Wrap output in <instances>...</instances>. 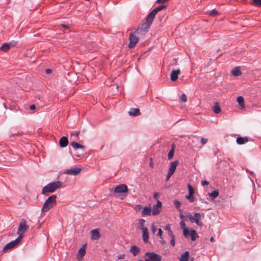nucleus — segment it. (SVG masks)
I'll return each instance as SVG.
<instances>
[{
  "instance_id": "f257e3e1",
  "label": "nucleus",
  "mask_w": 261,
  "mask_h": 261,
  "mask_svg": "<svg viewBox=\"0 0 261 261\" xmlns=\"http://www.w3.org/2000/svg\"><path fill=\"white\" fill-rule=\"evenodd\" d=\"M62 182L60 181H56L48 184L42 189V194H45L46 193H54L57 189L62 187Z\"/></svg>"
},
{
  "instance_id": "f03ea898",
  "label": "nucleus",
  "mask_w": 261,
  "mask_h": 261,
  "mask_svg": "<svg viewBox=\"0 0 261 261\" xmlns=\"http://www.w3.org/2000/svg\"><path fill=\"white\" fill-rule=\"evenodd\" d=\"M56 195H52L49 196L44 202L43 206L42 208V212H48L56 204Z\"/></svg>"
},
{
  "instance_id": "7ed1b4c3",
  "label": "nucleus",
  "mask_w": 261,
  "mask_h": 261,
  "mask_svg": "<svg viewBox=\"0 0 261 261\" xmlns=\"http://www.w3.org/2000/svg\"><path fill=\"white\" fill-rule=\"evenodd\" d=\"M154 19L150 17L149 15H147L146 19V21L143 23L140 28V32L141 34H145L149 30L152 23Z\"/></svg>"
},
{
  "instance_id": "20e7f679",
  "label": "nucleus",
  "mask_w": 261,
  "mask_h": 261,
  "mask_svg": "<svg viewBox=\"0 0 261 261\" xmlns=\"http://www.w3.org/2000/svg\"><path fill=\"white\" fill-rule=\"evenodd\" d=\"M191 223H195L198 226H201L203 223L200 220L201 219V215L199 213H195L194 216L191 214H189L186 216Z\"/></svg>"
},
{
  "instance_id": "39448f33",
  "label": "nucleus",
  "mask_w": 261,
  "mask_h": 261,
  "mask_svg": "<svg viewBox=\"0 0 261 261\" xmlns=\"http://www.w3.org/2000/svg\"><path fill=\"white\" fill-rule=\"evenodd\" d=\"M28 228L29 226L27 225L26 220L24 219H22L19 223L17 230V234L19 235L18 237L21 238V240L23 237V234Z\"/></svg>"
},
{
  "instance_id": "423d86ee",
  "label": "nucleus",
  "mask_w": 261,
  "mask_h": 261,
  "mask_svg": "<svg viewBox=\"0 0 261 261\" xmlns=\"http://www.w3.org/2000/svg\"><path fill=\"white\" fill-rule=\"evenodd\" d=\"M145 255L147 257L145 261H161L162 257L153 252H146Z\"/></svg>"
},
{
  "instance_id": "0eeeda50",
  "label": "nucleus",
  "mask_w": 261,
  "mask_h": 261,
  "mask_svg": "<svg viewBox=\"0 0 261 261\" xmlns=\"http://www.w3.org/2000/svg\"><path fill=\"white\" fill-rule=\"evenodd\" d=\"M111 192H113L116 193H122L128 192V188L125 184H120L116 186L114 189L112 188Z\"/></svg>"
},
{
  "instance_id": "6e6552de",
  "label": "nucleus",
  "mask_w": 261,
  "mask_h": 261,
  "mask_svg": "<svg viewBox=\"0 0 261 261\" xmlns=\"http://www.w3.org/2000/svg\"><path fill=\"white\" fill-rule=\"evenodd\" d=\"M21 242V238L18 237L14 241L8 243L3 248V251L6 252L8 250L14 248Z\"/></svg>"
},
{
  "instance_id": "1a4fd4ad",
  "label": "nucleus",
  "mask_w": 261,
  "mask_h": 261,
  "mask_svg": "<svg viewBox=\"0 0 261 261\" xmlns=\"http://www.w3.org/2000/svg\"><path fill=\"white\" fill-rule=\"evenodd\" d=\"M167 8V6L165 5H161L156 8H155L153 10H152L148 15L151 17L152 18L154 19L155 15L156 14L160 12V11L165 9Z\"/></svg>"
},
{
  "instance_id": "9d476101",
  "label": "nucleus",
  "mask_w": 261,
  "mask_h": 261,
  "mask_svg": "<svg viewBox=\"0 0 261 261\" xmlns=\"http://www.w3.org/2000/svg\"><path fill=\"white\" fill-rule=\"evenodd\" d=\"M129 43L128 44V47L132 48L134 47L138 41V38L131 33L129 36Z\"/></svg>"
},
{
  "instance_id": "9b49d317",
  "label": "nucleus",
  "mask_w": 261,
  "mask_h": 261,
  "mask_svg": "<svg viewBox=\"0 0 261 261\" xmlns=\"http://www.w3.org/2000/svg\"><path fill=\"white\" fill-rule=\"evenodd\" d=\"M82 170V169L79 167H75L73 168L67 169L65 171L64 173L67 175H77Z\"/></svg>"
},
{
  "instance_id": "f8f14e48",
  "label": "nucleus",
  "mask_w": 261,
  "mask_h": 261,
  "mask_svg": "<svg viewBox=\"0 0 261 261\" xmlns=\"http://www.w3.org/2000/svg\"><path fill=\"white\" fill-rule=\"evenodd\" d=\"M91 239L92 240H98L100 238V234L99 232V229L96 228L92 229L91 232Z\"/></svg>"
},
{
  "instance_id": "ddd939ff",
  "label": "nucleus",
  "mask_w": 261,
  "mask_h": 261,
  "mask_svg": "<svg viewBox=\"0 0 261 261\" xmlns=\"http://www.w3.org/2000/svg\"><path fill=\"white\" fill-rule=\"evenodd\" d=\"M162 206V202L158 200L156 205H154L152 207V214L153 215H158L161 211Z\"/></svg>"
},
{
  "instance_id": "4468645a",
  "label": "nucleus",
  "mask_w": 261,
  "mask_h": 261,
  "mask_svg": "<svg viewBox=\"0 0 261 261\" xmlns=\"http://www.w3.org/2000/svg\"><path fill=\"white\" fill-rule=\"evenodd\" d=\"M142 231V240L145 243L148 242L149 240V233L147 228H143Z\"/></svg>"
},
{
  "instance_id": "2eb2a0df",
  "label": "nucleus",
  "mask_w": 261,
  "mask_h": 261,
  "mask_svg": "<svg viewBox=\"0 0 261 261\" xmlns=\"http://www.w3.org/2000/svg\"><path fill=\"white\" fill-rule=\"evenodd\" d=\"M180 73V69L173 70L171 73L170 79L172 81L174 82L177 80L178 75Z\"/></svg>"
},
{
  "instance_id": "dca6fc26",
  "label": "nucleus",
  "mask_w": 261,
  "mask_h": 261,
  "mask_svg": "<svg viewBox=\"0 0 261 261\" xmlns=\"http://www.w3.org/2000/svg\"><path fill=\"white\" fill-rule=\"evenodd\" d=\"M179 164V161L178 160H176L174 162H172L170 163V166L169 169V172L171 173H174L176 169V167Z\"/></svg>"
},
{
  "instance_id": "f3484780",
  "label": "nucleus",
  "mask_w": 261,
  "mask_h": 261,
  "mask_svg": "<svg viewBox=\"0 0 261 261\" xmlns=\"http://www.w3.org/2000/svg\"><path fill=\"white\" fill-rule=\"evenodd\" d=\"M68 144V140L66 137H62L59 140V145L61 147L64 148Z\"/></svg>"
},
{
  "instance_id": "a211bd4d",
  "label": "nucleus",
  "mask_w": 261,
  "mask_h": 261,
  "mask_svg": "<svg viewBox=\"0 0 261 261\" xmlns=\"http://www.w3.org/2000/svg\"><path fill=\"white\" fill-rule=\"evenodd\" d=\"M130 116H138L141 115L140 110L138 108H131L128 111Z\"/></svg>"
},
{
  "instance_id": "6ab92c4d",
  "label": "nucleus",
  "mask_w": 261,
  "mask_h": 261,
  "mask_svg": "<svg viewBox=\"0 0 261 261\" xmlns=\"http://www.w3.org/2000/svg\"><path fill=\"white\" fill-rule=\"evenodd\" d=\"M151 210L149 207L145 206L142 210V216H149L151 214Z\"/></svg>"
},
{
  "instance_id": "aec40b11",
  "label": "nucleus",
  "mask_w": 261,
  "mask_h": 261,
  "mask_svg": "<svg viewBox=\"0 0 261 261\" xmlns=\"http://www.w3.org/2000/svg\"><path fill=\"white\" fill-rule=\"evenodd\" d=\"M248 141V138L247 137H239L237 138L236 142L238 144H243L246 142H247Z\"/></svg>"
},
{
  "instance_id": "412c9836",
  "label": "nucleus",
  "mask_w": 261,
  "mask_h": 261,
  "mask_svg": "<svg viewBox=\"0 0 261 261\" xmlns=\"http://www.w3.org/2000/svg\"><path fill=\"white\" fill-rule=\"evenodd\" d=\"M71 145L74 148V150H77L79 148L84 149L85 148V146L80 144L76 142L73 141L71 143Z\"/></svg>"
},
{
  "instance_id": "4be33fe9",
  "label": "nucleus",
  "mask_w": 261,
  "mask_h": 261,
  "mask_svg": "<svg viewBox=\"0 0 261 261\" xmlns=\"http://www.w3.org/2000/svg\"><path fill=\"white\" fill-rule=\"evenodd\" d=\"M130 252L134 256H136L139 253L140 249L136 246H132L130 249Z\"/></svg>"
},
{
  "instance_id": "5701e85b",
  "label": "nucleus",
  "mask_w": 261,
  "mask_h": 261,
  "mask_svg": "<svg viewBox=\"0 0 261 261\" xmlns=\"http://www.w3.org/2000/svg\"><path fill=\"white\" fill-rule=\"evenodd\" d=\"M231 73L233 76H238L242 74V72L240 70L239 67H235L232 71Z\"/></svg>"
},
{
  "instance_id": "b1692460",
  "label": "nucleus",
  "mask_w": 261,
  "mask_h": 261,
  "mask_svg": "<svg viewBox=\"0 0 261 261\" xmlns=\"http://www.w3.org/2000/svg\"><path fill=\"white\" fill-rule=\"evenodd\" d=\"M213 112L215 114H218L221 112V108L218 102H216L215 103L213 109Z\"/></svg>"
},
{
  "instance_id": "393cba45",
  "label": "nucleus",
  "mask_w": 261,
  "mask_h": 261,
  "mask_svg": "<svg viewBox=\"0 0 261 261\" xmlns=\"http://www.w3.org/2000/svg\"><path fill=\"white\" fill-rule=\"evenodd\" d=\"M189 256V252L187 251L185 252L181 256L180 261H188Z\"/></svg>"
},
{
  "instance_id": "a878e982",
  "label": "nucleus",
  "mask_w": 261,
  "mask_h": 261,
  "mask_svg": "<svg viewBox=\"0 0 261 261\" xmlns=\"http://www.w3.org/2000/svg\"><path fill=\"white\" fill-rule=\"evenodd\" d=\"M190 234L192 241H195L196 239L198 237L196 231L194 229H191Z\"/></svg>"
},
{
  "instance_id": "bb28decb",
  "label": "nucleus",
  "mask_w": 261,
  "mask_h": 261,
  "mask_svg": "<svg viewBox=\"0 0 261 261\" xmlns=\"http://www.w3.org/2000/svg\"><path fill=\"white\" fill-rule=\"evenodd\" d=\"M207 141H208L207 139H206L205 138H201V140H200L201 145L199 146L198 145V144L196 143L195 144V145L193 146V148H194V147L201 148L202 145H204L205 144H206L207 143Z\"/></svg>"
},
{
  "instance_id": "cd10ccee",
  "label": "nucleus",
  "mask_w": 261,
  "mask_h": 261,
  "mask_svg": "<svg viewBox=\"0 0 261 261\" xmlns=\"http://www.w3.org/2000/svg\"><path fill=\"white\" fill-rule=\"evenodd\" d=\"M10 47V44L9 43H6L4 44L1 47L0 50L4 51H7Z\"/></svg>"
},
{
  "instance_id": "c85d7f7f",
  "label": "nucleus",
  "mask_w": 261,
  "mask_h": 261,
  "mask_svg": "<svg viewBox=\"0 0 261 261\" xmlns=\"http://www.w3.org/2000/svg\"><path fill=\"white\" fill-rule=\"evenodd\" d=\"M219 195V192L217 190H214L211 193H208L209 196H210L212 199H215Z\"/></svg>"
},
{
  "instance_id": "c756f323",
  "label": "nucleus",
  "mask_w": 261,
  "mask_h": 261,
  "mask_svg": "<svg viewBox=\"0 0 261 261\" xmlns=\"http://www.w3.org/2000/svg\"><path fill=\"white\" fill-rule=\"evenodd\" d=\"M86 253V250L85 248H84V245L81 248L78 252V255L81 257V258H82Z\"/></svg>"
},
{
  "instance_id": "7c9ffc66",
  "label": "nucleus",
  "mask_w": 261,
  "mask_h": 261,
  "mask_svg": "<svg viewBox=\"0 0 261 261\" xmlns=\"http://www.w3.org/2000/svg\"><path fill=\"white\" fill-rule=\"evenodd\" d=\"M237 102H238L239 105L243 106L244 103V98L242 96H239L237 98Z\"/></svg>"
},
{
  "instance_id": "2f4dec72",
  "label": "nucleus",
  "mask_w": 261,
  "mask_h": 261,
  "mask_svg": "<svg viewBox=\"0 0 261 261\" xmlns=\"http://www.w3.org/2000/svg\"><path fill=\"white\" fill-rule=\"evenodd\" d=\"M145 220L143 219H140L139 220V226L141 229H143V228H147L145 226Z\"/></svg>"
},
{
  "instance_id": "473e14b6",
  "label": "nucleus",
  "mask_w": 261,
  "mask_h": 261,
  "mask_svg": "<svg viewBox=\"0 0 261 261\" xmlns=\"http://www.w3.org/2000/svg\"><path fill=\"white\" fill-rule=\"evenodd\" d=\"M174 148L173 147L169 152L168 154V158L169 160H171L173 157V155H174Z\"/></svg>"
},
{
  "instance_id": "72a5a7b5",
  "label": "nucleus",
  "mask_w": 261,
  "mask_h": 261,
  "mask_svg": "<svg viewBox=\"0 0 261 261\" xmlns=\"http://www.w3.org/2000/svg\"><path fill=\"white\" fill-rule=\"evenodd\" d=\"M173 203L175 207L177 209H178L179 211H180V210L179 209L181 204L180 202L178 200H175L173 202Z\"/></svg>"
},
{
  "instance_id": "f704fd0d",
  "label": "nucleus",
  "mask_w": 261,
  "mask_h": 261,
  "mask_svg": "<svg viewBox=\"0 0 261 261\" xmlns=\"http://www.w3.org/2000/svg\"><path fill=\"white\" fill-rule=\"evenodd\" d=\"M193 194H189L188 195L186 196V198L188 199L190 202H193L194 201V198L192 195Z\"/></svg>"
},
{
  "instance_id": "c9c22d12",
  "label": "nucleus",
  "mask_w": 261,
  "mask_h": 261,
  "mask_svg": "<svg viewBox=\"0 0 261 261\" xmlns=\"http://www.w3.org/2000/svg\"><path fill=\"white\" fill-rule=\"evenodd\" d=\"M187 187L189 190V194H193L194 193V190L193 187L190 184H188Z\"/></svg>"
},
{
  "instance_id": "e433bc0d",
  "label": "nucleus",
  "mask_w": 261,
  "mask_h": 261,
  "mask_svg": "<svg viewBox=\"0 0 261 261\" xmlns=\"http://www.w3.org/2000/svg\"><path fill=\"white\" fill-rule=\"evenodd\" d=\"M183 234L185 238H187L189 237V234L190 233H189V230L187 228H184L183 230Z\"/></svg>"
},
{
  "instance_id": "4c0bfd02",
  "label": "nucleus",
  "mask_w": 261,
  "mask_h": 261,
  "mask_svg": "<svg viewBox=\"0 0 261 261\" xmlns=\"http://www.w3.org/2000/svg\"><path fill=\"white\" fill-rule=\"evenodd\" d=\"M180 100L181 102H185L187 101V96L185 93L181 94Z\"/></svg>"
},
{
  "instance_id": "58836bf2",
  "label": "nucleus",
  "mask_w": 261,
  "mask_h": 261,
  "mask_svg": "<svg viewBox=\"0 0 261 261\" xmlns=\"http://www.w3.org/2000/svg\"><path fill=\"white\" fill-rule=\"evenodd\" d=\"M253 3L255 5L261 7V0H253Z\"/></svg>"
},
{
  "instance_id": "ea45409f",
  "label": "nucleus",
  "mask_w": 261,
  "mask_h": 261,
  "mask_svg": "<svg viewBox=\"0 0 261 261\" xmlns=\"http://www.w3.org/2000/svg\"><path fill=\"white\" fill-rule=\"evenodd\" d=\"M210 14L211 15H217L218 14V12L215 9H213L210 11Z\"/></svg>"
},
{
  "instance_id": "a19ab883",
  "label": "nucleus",
  "mask_w": 261,
  "mask_h": 261,
  "mask_svg": "<svg viewBox=\"0 0 261 261\" xmlns=\"http://www.w3.org/2000/svg\"><path fill=\"white\" fill-rule=\"evenodd\" d=\"M162 233H163V231H162V230L161 228H159L158 229V233L157 234V236L160 237V238L161 239H162Z\"/></svg>"
},
{
  "instance_id": "79ce46f5",
  "label": "nucleus",
  "mask_w": 261,
  "mask_h": 261,
  "mask_svg": "<svg viewBox=\"0 0 261 261\" xmlns=\"http://www.w3.org/2000/svg\"><path fill=\"white\" fill-rule=\"evenodd\" d=\"M172 175L173 173H171V172L168 171V174L166 177V181H168Z\"/></svg>"
},
{
  "instance_id": "37998d69",
  "label": "nucleus",
  "mask_w": 261,
  "mask_h": 261,
  "mask_svg": "<svg viewBox=\"0 0 261 261\" xmlns=\"http://www.w3.org/2000/svg\"><path fill=\"white\" fill-rule=\"evenodd\" d=\"M157 230L156 227L154 225V224H152L151 226V231L153 233H154Z\"/></svg>"
},
{
  "instance_id": "c03bdc74",
  "label": "nucleus",
  "mask_w": 261,
  "mask_h": 261,
  "mask_svg": "<svg viewBox=\"0 0 261 261\" xmlns=\"http://www.w3.org/2000/svg\"><path fill=\"white\" fill-rule=\"evenodd\" d=\"M168 1V0H157L156 2L158 4H162V5H164V4Z\"/></svg>"
},
{
  "instance_id": "a18cd8bd",
  "label": "nucleus",
  "mask_w": 261,
  "mask_h": 261,
  "mask_svg": "<svg viewBox=\"0 0 261 261\" xmlns=\"http://www.w3.org/2000/svg\"><path fill=\"white\" fill-rule=\"evenodd\" d=\"M170 244H171L172 246H175V237H174V238H172V239L171 240V241H170Z\"/></svg>"
},
{
  "instance_id": "49530a36",
  "label": "nucleus",
  "mask_w": 261,
  "mask_h": 261,
  "mask_svg": "<svg viewBox=\"0 0 261 261\" xmlns=\"http://www.w3.org/2000/svg\"><path fill=\"white\" fill-rule=\"evenodd\" d=\"M179 224H180V227L181 228L184 229V228H186L185 227V225H185V222L184 221H182V220L181 221L180 223H179Z\"/></svg>"
},
{
  "instance_id": "de8ad7c7",
  "label": "nucleus",
  "mask_w": 261,
  "mask_h": 261,
  "mask_svg": "<svg viewBox=\"0 0 261 261\" xmlns=\"http://www.w3.org/2000/svg\"><path fill=\"white\" fill-rule=\"evenodd\" d=\"M165 230H167L168 231V232H169L170 230H171V228H170V224H167L165 227Z\"/></svg>"
},
{
  "instance_id": "09e8293b",
  "label": "nucleus",
  "mask_w": 261,
  "mask_h": 261,
  "mask_svg": "<svg viewBox=\"0 0 261 261\" xmlns=\"http://www.w3.org/2000/svg\"><path fill=\"white\" fill-rule=\"evenodd\" d=\"M192 143H198V138L196 136H194V139L191 140Z\"/></svg>"
},
{
  "instance_id": "8fccbe9b",
  "label": "nucleus",
  "mask_w": 261,
  "mask_h": 261,
  "mask_svg": "<svg viewBox=\"0 0 261 261\" xmlns=\"http://www.w3.org/2000/svg\"><path fill=\"white\" fill-rule=\"evenodd\" d=\"M80 133L79 132H72L71 133V136H75V137H77L79 135Z\"/></svg>"
},
{
  "instance_id": "3c124183",
  "label": "nucleus",
  "mask_w": 261,
  "mask_h": 261,
  "mask_svg": "<svg viewBox=\"0 0 261 261\" xmlns=\"http://www.w3.org/2000/svg\"><path fill=\"white\" fill-rule=\"evenodd\" d=\"M208 184H209L208 182L207 181H206V180L201 181V185L203 186H206V185H208Z\"/></svg>"
},
{
  "instance_id": "603ef678",
  "label": "nucleus",
  "mask_w": 261,
  "mask_h": 261,
  "mask_svg": "<svg viewBox=\"0 0 261 261\" xmlns=\"http://www.w3.org/2000/svg\"><path fill=\"white\" fill-rule=\"evenodd\" d=\"M168 235L172 238L175 237L172 230H170L169 232H168Z\"/></svg>"
},
{
  "instance_id": "864d4df0",
  "label": "nucleus",
  "mask_w": 261,
  "mask_h": 261,
  "mask_svg": "<svg viewBox=\"0 0 261 261\" xmlns=\"http://www.w3.org/2000/svg\"><path fill=\"white\" fill-rule=\"evenodd\" d=\"M45 72L46 74H50L52 72V70L51 69H46Z\"/></svg>"
},
{
  "instance_id": "5fc2aeb1",
  "label": "nucleus",
  "mask_w": 261,
  "mask_h": 261,
  "mask_svg": "<svg viewBox=\"0 0 261 261\" xmlns=\"http://www.w3.org/2000/svg\"><path fill=\"white\" fill-rule=\"evenodd\" d=\"M124 257V254H119L118 256V258L119 259H123Z\"/></svg>"
},
{
  "instance_id": "6e6d98bb",
  "label": "nucleus",
  "mask_w": 261,
  "mask_h": 261,
  "mask_svg": "<svg viewBox=\"0 0 261 261\" xmlns=\"http://www.w3.org/2000/svg\"><path fill=\"white\" fill-rule=\"evenodd\" d=\"M159 196V193H155L153 195V197L155 199H157L158 197Z\"/></svg>"
},
{
  "instance_id": "4d7b16f0",
  "label": "nucleus",
  "mask_w": 261,
  "mask_h": 261,
  "mask_svg": "<svg viewBox=\"0 0 261 261\" xmlns=\"http://www.w3.org/2000/svg\"><path fill=\"white\" fill-rule=\"evenodd\" d=\"M249 221H250V223L254 222L253 217H251V216H250L249 217Z\"/></svg>"
},
{
  "instance_id": "13d9d810",
  "label": "nucleus",
  "mask_w": 261,
  "mask_h": 261,
  "mask_svg": "<svg viewBox=\"0 0 261 261\" xmlns=\"http://www.w3.org/2000/svg\"><path fill=\"white\" fill-rule=\"evenodd\" d=\"M136 208L138 210H141L142 208V206L140 204H138V205H137L136 206Z\"/></svg>"
},
{
  "instance_id": "bf43d9fd",
  "label": "nucleus",
  "mask_w": 261,
  "mask_h": 261,
  "mask_svg": "<svg viewBox=\"0 0 261 261\" xmlns=\"http://www.w3.org/2000/svg\"><path fill=\"white\" fill-rule=\"evenodd\" d=\"M61 26L64 27V28H66V29H68L69 28L68 26L67 25H66V24H62Z\"/></svg>"
},
{
  "instance_id": "052dcab7",
  "label": "nucleus",
  "mask_w": 261,
  "mask_h": 261,
  "mask_svg": "<svg viewBox=\"0 0 261 261\" xmlns=\"http://www.w3.org/2000/svg\"><path fill=\"white\" fill-rule=\"evenodd\" d=\"M28 107H29V109H30L31 110H33V104H32V105H30Z\"/></svg>"
},
{
  "instance_id": "680f3d73",
  "label": "nucleus",
  "mask_w": 261,
  "mask_h": 261,
  "mask_svg": "<svg viewBox=\"0 0 261 261\" xmlns=\"http://www.w3.org/2000/svg\"><path fill=\"white\" fill-rule=\"evenodd\" d=\"M210 241L211 242H214L215 241V240H214V238L212 237L211 238H210Z\"/></svg>"
},
{
  "instance_id": "e2e57ef3",
  "label": "nucleus",
  "mask_w": 261,
  "mask_h": 261,
  "mask_svg": "<svg viewBox=\"0 0 261 261\" xmlns=\"http://www.w3.org/2000/svg\"><path fill=\"white\" fill-rule=\"evenodd\" d=\"M184 217H185V216L183 215L182 214H180V218L181 219H183Z\"/></svg>"
},
{
  "instance_id": "0e129e2a",
  "label": "nucleus",
  "mask_w": 261,
  "mask_h": 261,
  "mask_svg": "<svg viewBox=\"0 0 261 261\" xmlns=\"http://www.w3.org/2000/svg\"><path fill=\"white\" fill-rule=\"evenodd\" d=\"M33 108H34V111L35 110V109H36V107H35V105L34 104Z\"/></svg>"
},
{
  "instance_id": "69168bd1",
  "label": "nucleus",
  "mask_w": 261,
  "mask_h": 261,
  "mask_svg": "<svg viewBox=\"0 0 261 261\" xmlns=\"http://www.w3.org/2000/svg\"><path fill=\"white\" fill-rule=\"evenodd\" d=\"M39 227H40V224H39V225H38V228H39Z\"/></svg>"
},
{
  "instance_id": "338daca9",
  "label": "nucleus",
  "mask_w": 261,
  "mask_h": 261,
  "mask_svg": "<svg viewBox=\"0 0 261 261\" xmlns=\"http://www.w3.org/2000/svg\"><path fill=\"white\" fill-rule=\"evenodd\" d=\"M139 261H142V260H139Z\"/></svg>"
}]
</instances>
